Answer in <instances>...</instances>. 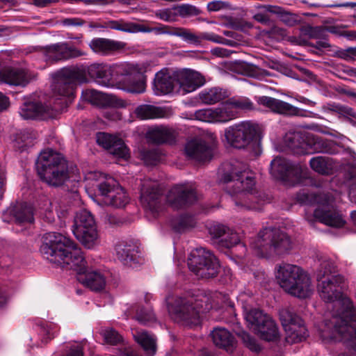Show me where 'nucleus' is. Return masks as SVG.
Segmentation results:
<instances>
[{"instance_id":"1","label":"nucleus","mask_w":356,"mask_h":356,"mask_svg":"<svg viewBox=\"0 0 356 356\" xmlns=\"http://www.w3.org/2000/svg\"><path fill=\"white\" fill-rule=\"evenodd\" d=\"M40 252L50 262L77 272V280L92 291L104 289L105 278L97 271L88 272L81 249L70 238L57 232H49L43 236Z\"/></svg>"},{"instance_id":"2","label":"nucleus","mask_w":356,"mask_h":356,"mask_svg":"<svg viewBox=\"0 0 356 356\" xmlns=\"http://www.w3.org/2000/svg\"><path fill=\"white\" fill-rule=\"evenodd\" d=\"M88 75L99 84L109 87L113 81H118L119 88L131 93H142L145 90L143 74L134 64L122 63L113 65L93 63L88 67Z\"/></svg>"},{"instance_id":"3","label":"nucleus","mask_w":356,"mask_h":356,"mask_svg":"<svg viewBox=\"0 0 356 356\" xmlns=\"http://www.w3.org/2000/svg\"><path fill=\"white\" fill-rule=\"evenodd\" d=\"M232 165V172L225 173L222 180L227 184V192L232 197L236 206L241 209H259L261 199L259 200L252 193L255 181L252 173L242 163L236 162Z\"/></svg>"},{"instance_id":"4","label":"nucleus","mask_w":356,"mask_h":356,"mask_svg":"<svg viewBox=\"0 0 356 356\" xmlns=\"http://www.w3.org/2000/svg\"><path fill=\"white\" fill-rule=\"evenodd\" d=\"M276 269L277 282L287 293L301 299L307 298L312 294L311 278L300 266L282 263L277 265Z\"/></svg>"},{"instance_id":"5","label":"nucleus","mask_w":356,"mask_h":356,"mask_svg":"<svg viewBox=\"0 0 356 356\" xmlns=\"http://www.w3.org/2000/svg\"><path fill=\"white\" fill-rule=\"evenodd\" d=\"M342 305L341 312L325 325L331 329L330 339L343 341L356 352V308L348 298L342 300Z\"/></svg>"},{"instance_id":"6","label":"nucleus","mask_w":356,"mask_h":356,"mask_svg":"<svg viewBox=\"0 0 356 356\" xmlns=\"http://www.w3.org/2000/svg\"><path fill=\"white\" fill-rule=\"evenodd\" d=\"M251 247L260 257L270 258L289 252L292 248L290 237L284 232L275 228L266 227L251 242Z\"/></svg>"},{"instance_id":"7","label":"nucleus","mask_w":356,"mask_h":356,"mask_svg":"<svg viewBox=\"0 0 356 356\" xmlns=\"http://www.w3.org/2000/svg\"><path fill=\"white\" fill-rule=\"evenodd\" d=\"M35 165L39 177L49 185L61 186L69 178L66 161L61 154L52 149L41 152Z\"/></svg>"},{"instance_id":"8","label":"nucleus","mask_w":356,"mask_h":356,"mask_svg":"<svg viewBox=\"0 0 356 356\" xmlns=\"http://www.w3.org/2000/svg\"><path fill=\"white\" fill-rule=\"evenodd\" d=\"M298 200L305 204H318L314 218L320 222L333 227H342L345 225L346 220L336 209L331 194L303 193L298 196Z\"/></svg>"},{"instance_id":"9","label":"nucleus","mask_w":356,"mask_h":356,"mask_svg":"<svg viewBox=\"0 0 356 356\" xmlns=\"http://www.w3.org/2000/svg\"><path fill=\"white\" fill-rule=\"evenodd\" d=\"M56 81L53 86V91L56 96L62 97V105L55 109L62 110L66 107L74 96L77 83H83L87 81L86 72L83 70L76 67H65L58 72Z\"/></svg>"},{"instance_id":"10","label":"nucleus","mask_w":356,"mask_h":356,"mask_svg":"<svg viewBox=\"0 0 356 356\" xmlns=\"http://www.w3.org/2000/svg\"><path fill=\"white\" fill-rule=\"evenodd\" d=\"M168 310L177 323L184 325H197L200 323L199 300L190 296L168 298Z\"/></svg>"},{"instance_id":"11","label":"nucleus","mask_w":356,"mask_h":356,"mask_svg":"<svg viewBox=\"0 0 356 356\" xmlns=\"http://www.w3.org/2000/svg\"><path fill=\"white\" fill-rule=\"evenodd\" d=\"M318 291L321 298L326 302L339 300L342 296L340 286L344 279L337 274L335 266L330 261H323L317 274Z\"/></svg>"},{"instance_id":"12","label":"nucleus","mask_w":356,"mask_h":356,"mask_svg":"<svg viewBox=\"0 0 356 356\" xmlns=\"http://www.w3.org/2000/svg\"><path fill=\"white\" fill-rule=\"evenodd\" d=\"M188 266L197 276L205 279L216 277L220 268L216 256L204 248H196L191 252L188 258Z\"/></svg>"},{"instance_id":"13","label":"nucleus","mask_w":356,"mask_h":356,"mask_svg":"<svg viewBox=\"0 0 356 356\" xmlns=\"http://www.w3.org/2000/svg\"><path fill=\"white\" fill-rule=\"evenodd\" d=\"M258 126L250 122H242L225 129L227 143L236 149H245L257 142Z\"/></svg>"},{"instance_id":"14","label":"nucleus","mask_w":356,"mask_h":356,"mask_svg":"<svg viewBox=\"0 0 356 356\" xmlns=\"http://www.w3.org/2000/svg\"><path fill=\"white\" fill-rule=\"evenodd\" d=\"M97 192L104 205L114 208H124L130 200L125 190L111 177L97 185Z\"/></svg>"},{"instance_id":"15","label":"nucleus","mask_w":356,"mask_h":356,"mask_svg":"<svg viewBox=\"0 0 356 356\" xmlns=\"http://www.w3.org/2000/svg\"><path fill=\"white\" fill-rule=\"evenodd\" d=\"M162 191L157 181L145 179L140 187V202L143 207L154 216L158 215L163 209Z\"/></svg>"},{"instance_id":"16","label":"nucleus","mask_w":356,"mask_h":356,"mask_svg":"<svg viewBox=\"0 0 356 356\" xmlns=\"http://www.w3.org/2000/svg\"><path fill=\"white\" fill-rule=\"evenodd\" d=\"M280 320L286 332V341L289 343L302 341L307 337V330L302 319L289 309L280 314Z\"/></svg>"},{"instance_id":"17","label":"nucleus","mask_w":356,"mask_h":356,"mask_svg":"<svg viewBox=\"0 0 356 356\" xmlns=\"http://www.w3.org/2000/svg\"><path fill=\"white\" fill-rule=\"evenodd\" d=\"M166 199L173 209H179L194 204L197 200V195L192 184H177L169 191Z\"/></svg>"},{"instance_id":"18","label":"nucleus","mask_w":356,"mask_h":356,"mask_svg":"<svg viewBox=\"0 0 356 356\" xmlns=\"http://www.w3.org/2000/svg\"><path fill=\"white\" fill-rule=\"evenodd\" d=\"M45 60L49 63L67 60L86 56V52L70 45L67 42H58L41 48Z\"/></svg>"},{"instance_id":"19","label":"nucleus","mask_w":356,"mask_h":356,"mask_svg":"<svg viewBox=\"0 0 356 356\" xmlns=\"http://www.w3.org/2000/svg\"><path fill=\"white\" fill-rule=\"evenodd\" d=\"M270 174L276 179L284 181H294L301 177L302 168L299 164L277 156L270 163Z\"/></svg>"},{"instance_id":"20","label":"nucleus","mask_w":356,"mask_h":356,"mask_svg":"<svg viewBox=\"0 0 356 356\" xmlns=\"http://www.w3.org/2000/svg\"><path fill=\"white\" fill-rule=\"evenodd\" d=\"M195 115L199 120L212 123H226L235 118V113L227 102L214 108L198 110Z\"/></svg>"},{"instance_id":"21","label":"nucleus","mask_w":356,"mask_h":356,"mask_svg":"<svg viewBox=\"0 0 356 356\" xmlns=\"http://www.w3.org/2000/svg\"><path fill=\"white\" fill-rule=\"evenodd\" d=\"M187 157L200 162L209 161L213 156V149L207 140L195 137L188 140L184 147Z\"/></svg>"},{"instance_id":"22","label":"nucleus","mask_w":356,"mask_h":356,"mask_svg":"<svg viewBox=\"0 0 356 356\" xmlns=\"http://www.w3.org/2000/svg\"><path fill=\"white\" fill-rule=\"evenodd\" d=\"M8 216L12 217L10 220H13L19 225L32 223L34 221V209L26 202L17 203L10 207L3 213V218L4 221H10L8 219Z\"/></svg>"},{"instance_id":"23","label":"nucleus","mask_w":356,"mask_h":356,"mask_svg":"<svg viewBox=\"0 0 356 356\" xmlns=\"http://www.w3.org/2000/svg\"><path fill=\"white\" fill-rule=\"evenodd\" d=\"M259 104L262 105L271 111L286 115L304 116V111L295 107L284 101L268 96L259 97L257 99Z\"/></svg>"},{"instance_id":"24","label":"nucleus","mask_w":356,"mask_h":356,"mask_svg":"<svg viewBox=\"0 0 356 356\" xmlns=\"http://www.w3.org/2000/svg\"><path fill=\"white\" fill-rule=\"evenodd\" d=\"M81 97L83 101L99 107L110 106H125V103L121 99H116L115 96L99 92L94 89H86L82 91Z\"/></svg>"},{"instance_id":"25","label":"nucleus","mask_w":356,"mask_h":356,"mask_svg":"<svg viewBox=\"0 0 356 356\" xmlns=\"http://www.w3.org/2000/svg\"><path fill=\"white\" fill-rule=\"evenodd\" d=\"M177 87L184 93L193 92L204 84L201 75L191 70L175 72Z\"/></svg>"},{"instance_id":"26","label":"nucleus","mask_w":356,"mask_h":356,"mask_svg":"<svg viewBox=\"0 0 356 356\" xmlns=\"http://www.w3.org/2000/svg\"><path fill=\"white\" fill-rule=\"evenodd\" d=\"M126 45L124 42L105 38H95L88 44L94 53L102 56L113 54L124 49Z\"/></svg>"},{"instance_id":"27","label":"nucleus","mask_w":356,"mask_h":356,"mask_svg":"<svg viewBox=\"0 0 356 356\" xmlns=\"http://www.w3.org/2000/svg\"><path fill=\"white\" fill-rule=\"evenodd\" d=\"M138 20L141 22H145L144 33L154 32L157 35L166 34L169 35H175L181 38L186 42V40L195 42V39H197V38L191 34V31L189 29L183 27H175L162 24H159V26L156 27H150L148 25L149 23H151L150 22L144 19Z\"/></svg>"},{"instance_id":"28","label":"nucleus","mask_w":356,"mask_h":356,"mask_svg":"<svg viewBox=\"0 0 356 356\" xmlns=\"http://www.w3.org/2000/svg\"><path fill=\"white\" fill-rule=\"evenodd\" d=\"M209 233L213 237L220 238L222 236L227 234V236L221 240V244L222 246L231 248L234 247L235 245H238V248L242 249L243 252H245L246 251V248L243 244L240 243V238L236 232H233L227 227L221 225V224H216L212 225L209 228Z\"/></svg>"},{"instance_id":"29","label":"nucleus","mask_w":356,"mask_h":356,"mask_svg":"<svg viewBox=\"0 0 356 356\" xmlns=\"http://www.w3.org/2000/svg\"><path fill=\"white\" fill-rule=\"evenodd\" d=\"M177 132L172 128L165 126L151 127L146 133L147 139L152 143L172 144L175 143Z\"/></svg>"},{"instance_id":"30","label":"nucleus","mask_w":356,"mask_h":356,"mask_svg":"<svg viewBox=\"0 0 356 356\" xmlns=\"http://www.w3.org/2000/svg\"><path fill=\"white\" fill-rule=\"evenodd\" d=\"M309 151L312 153L335 154L339 152L338 146L334 140L323 138L310 134L308 135Z\"/></svg>"},{"instance_id":"31","label":"nucleus","mask_w":356,"mask_h":356,"mask_svg":"<svg viewBox=\"0 0 356 356\" xmlns=\"http://www.w3.org/2000/svg\"><path fill=\"white\" fill-rule=\"evenodd\" d=\"M19 113L25 120H44L53 116L49 108L40 102H24L20 108Z\"/></svg>"},{"instance_id":"32","label":"nucleus","mask_w":356,"mask_h":356,"mask_svg":"<svg viewBox=\"0 0 356 356\" xmlns=\"http://www.w3.org/2000/svg\"><path fill=\"white\" fill-rule=\"evenodd\" d=\"M301 132L289 133L286 135L285 142L288 147L296 154H309L308 135Z\"/></svg>"},{"instance_id":"33","label":"nucleus","mask_w":356,"mask_h":356,"mask_svg":"<svg viewBox=\"0 0 356 356\" xmlns=\"http://www.w3.org/2000/svg\"><path fill=\"white\" fill-rule=\"evenodd\" d=\"M177 87L175 72L170 75V73L161 70L156 74L154 89L156 95L170 93Z\"/></svg>"},{"instance_id":"34","label":"nucleus","mask_w":356,"mask_h":356,"mask_svg":"<svg viewBox=\"0 0 356 356\" xmlns=\"http://www.w3.org/2000/svg\"><path fill=\"white\" fill-rule=\"evenodd\" d=\"M0 81L9 85L24 86L29 81V76L25 70L5 67L0 70Z\"/></svg>"},{"instance_id":"35","label":"nucleus","mask_w":356,"mask_h":356,"mask_svg":"<svg viewBox=\"0 0 356 356\" xmlns=\"http://www.w3.org/2000/svg\"><path fill=\"white\" fill-rule=\"evenodd\" d=\"M134 113L139 120H145L169 118L171 115V111L163 107L149 104H141L135 108Z\"/></svg>"},{"instance_id":"36","label":"nucleus","mask_w":356,"mask_h":356,"mask_svg":"<svg viewBox=\"0 0 356 356\" xmlns=\"http://www.w3.org/2000/svg\"><path fill=\"white\" fill-rule=\"evenodd\" d=\"M115 252L118 259L124 265L131 266L138 262V250L134 244L124 241L119 242L115 245Z\"/></svg>"},{"instance_id":"37","label":"nucleus","mask_w":356,"mask_h":356,"mask_svg":"<svg viewBox=\"0 0 356 356\" xmlns=\"http://www.w3.org/2000/svg\"><path fill=\"white\" fill-rule=\"evenodd\" d=\"M211 337L216 346L223 348L227 352L233 351L236 340L228 330L224 328H215L211 333Z\"/></svg>"},{"instance_id":"38","label":"nucleus","mask_w":356,"mask_h":356,"mask_svg":"<svg viewBox=\"0 0 356 356\" xmlns=\"http://www.w3.org/2000/svg\"><path fill=\"white\" fill-rule=\"evenodd\" d=\"M104 27L129 33H144L145 22L140 24L120 19L106 22Z\"/></svg>"},{"instance_id":"39","label":"nucleus","mask_w":356,"mask_h":356,"mask_svg":"<svg viewBox=\"0 0 356 356\" xmlns=\"http://www.w3.org/2000/svg\"><path fill=\"white\" fill-rule=\"evenodd\" d=\"M132 334L135 341L143 347L147 354H149L150 356L155 354L156 345V339L153 334L139 329H134Z\"/></svg>"},{"instance_id":"40","label":"nucleus","mask_w":356,"mask_h":356,"mask_svg":"<svg viewBox=\"0 0 356 356\" xmlns=\"http://www.w3.org/2000/svg\"><path fill=\"white\" fill-rule=\"evenodd\" d=\"M72 232L75 237L86 248H92L97 243L98 232L97 226H92L83 229H72Z\"/></svg>"},{"instance_id":"41","label":"nucleus","mask_w":356,"mask_h":356,"mask_svg":"<svg viewBox=\"0 0 356 356\" xmlns=\"http://www.w3.org/2000/svg\"><path fill=\"white\" fill-rule=\"evenodd\" d=\"M255 333L263 340L275 341L278 340L280 334L275 322L270 316L265 321Z\"/></svg>"},{"instance_id":"42","label":"nucleus","mask_w":356,"mask_h":356,"mask_svg":"<svg viewBox=\"0 0 356 356\" xmlns=\"http://www.w3.org/2000/svg\"><path fill=\"white\" fill-rule=\"evenodd\" d=\"M327 29L323 26H312L309 24L302 26L300 28V44H307V40L302 37L307 39H320L323 38L326 33Z\"/></svg>"},{"instance_id":"43","label":"nucleus","mask_w":356,"mask_h":356,"mask_svg":"<svg viewBox=\"0 0 356 356\" xmlns=\"http://www.w3.org/2000/svg\"><path fill=\"white\" fill-rule=\"evenodd\" d=\"M269 317V315L259 309H251L245 314V319L249 327L254 332Z\"/></svg>"},{"instance_id":"44","label":"nucleus","mask_w":356,"mask_h":356,"mask_svg":"<svg viewBox=\"0 0 356 356\" xmlns=\"http://www.w3.org/2000/svg\"><path fill=\"white\" fill-rule=\"evenodd\" d=\"M311 168L321 175H328L333 168L332 159L330 157L318 156L309 161Z\"/></svg>"},{"instance_id":"45","label":"nucleus","mask_w":356,"mask_h":356,"mask_svg":"<svg viewBox=\"0 0 356 356\" xmlns=\"http://www.w3.org/2000/svg\"><path fill=\"white\" fill-rule=\"evenodd\" d=\"M267 10L277 15L280 21L287 26H293L300 22L299 17L297 15L286 11L282 7L268 6Z\"/></svg>"},{"instance_id":"46","label":"nucleus","mask_w":356,"mask_h":356,"mask_svg":"<svg viewBox=\"0 0 356 356\" xmlns=\"http://www.w3.org/2000/svg\"><path fill=\"white\" fill-rule=\"evenodd\" d=\"M97 226L94 217L90 211L82 209L76 214L73 229H86V227Z\"/></svg>"},{"instance_id":"47","label":"nucleus","mask_w":356,"mask_h":356,"mask_svg":"<svg viewBox=\"0 0 356 356\" xmlns=\"http://www.w3.org/2000/svg\"><path fill=\"white\" fill-rule=\"evenodd\" d=\"M195 225V218L190 215H182L175 218L171 221L172 229L177 232H184L193 227Z\"/></svg>"},{"instance_id":"48","label":"nucleus","mask_w":356,"mask_h":356,"mask_svg":"<svg viewBox=\"0 0 356 356\" xmlns=\"http://www.w3.org/2000/svg\"><path fill=\"white\" fill-rule=\"evenodd\" d=\"M38 133L33 130H26L20 134L15 140V147L22 152L34 145Z\"/></svg>"},{"instance_id":"49","label":"nucleus","mask_w":356,"mask_h":356,"mask_svg":"<svg viewBox=\"0 0 356 356\" xmlns=\"http://www.w3.org/2000/svg\"><path fill=\"white\" fill-rule=\"evenodd\" d=\"M161 154L157 148H141L139 150V157L146 165H154L161 159Z\"/></svg>"},{"instance_id":"50","label":"nucleus","mask_w":356,"mask_h":356,"mask_svg":"<svg viewBox=\"0 0 356 356\" xmlns=\"http://www.w3.org/2000/svg\"><path fill=\"white\" fill-rule=\"evenodd\" d=\"M200 95L202 102L207 104L217 103L222 100L225 96L222 89L218 88L202 92Z\"/></svg>"},{"instance_id":"51","label":"nucleus","mask_w":356,"mask_h":356,"mask_svg":"<svg viewBox=\"0 0 356 356\" xmlns=\"http://www.w3.org/2000/svg\"><path fill=\"white\" fill-rule=\"evenodd\" d=\"M232 106V110L235 113V118L237 117L238 109L251 110L253 108L252 103L245 97L232 98L227 101Z\"/></svg>"},{"instance_id":"52","label":"nucleus","mask_w":356,"mask_h":356,"mask_svg":"<svg viewBox=\"0 0 356 356\" xmlns=\"http://www.w3.org/2000/svg\"><path fill=\"white\" fill-rule=\"evenodd\" d=\"M154 15L158 19L166 22H174L177 20L175 6L171 8L156 10L154 11Z\"/></svg>"},{"instance_id":"53","label":"nucleus","mask_w":356,"mask_h":356,"mask_svg":"<svg viewBox=\"0 0 356 356\" xmlns=\"http://www.w3.org/2000/svg\"><path fill=\"white\" fill-rule=\"evenodd\" d=\"M136 319L143 325H147L149 323L154 322L156 320L155 315L150 309H145L143 307L138 308L136 314Z\"/></svg>"},{"instance_id":"54","label":"nucleus","mask_w":356,"mask_h":356,"mask_svg":"<svg viewBox=\"0 0 356 356\" xmlns=\"http://www.w3.org/2000/svg\"><path fill=\"white\" fill-rule=\"evenodd\" d=\"M177 17H188L191 16H197L200 11L195 6L189 4H181L175 6Z\"/></svg>"},{"instance_id":"55","label":"nucleus","mask_w":356,"mask_h":356,"mask_svg":"<svg viewBox=\"0 0 356 356\" xmlns=\"http://www.w3.org/2000/svg\"><path fill=\"white\" fill-rule=\"evenodd\" d=\"M111 154L119 157L125 159L129 156V149L125 145L123 140L118 138L116 142L113 145L111 149L108 151Z\"/></svg>"},{"instance_id":"56","label":"nucleus","mask_w":356,"mask_h":356,"mask_svg":"<svg viewBox=\"0 0 356 356\" xmlns=\"http://www.w3.org/2000/svg\"><path fill=\"white\" fill-rule=\"evenodd\" d=\"M240 336L245 346L252 352L258 353L261 350V347L258 343L256 339L250 335L248 333L242 332L240 334Z\"/></svg>"},{"instance_id":"57","label":"nucleus","mask_w":356,"mask_h":356,"mask_svg":"<svg viewBox=\"0 0 356 356\" xmlns=\"http://www.w3.org/2000/svg\"><path fill=\"white\" fill-rule=\"evenodd\" d=\"M118 137L106 133H98L97 134V143L107 150H110L113 145L118 140Z\"/></svg>"},{"instance_id":"58","label":"nucleus","mask_w":356,"mask_h":356,"mask_svg":"<svg viewBox=\"0 0 356 356\" xmlns=\"http://www.w3.org/2000/svg\"><path fill=\"white\" fill-rule=\"evenodd\" d=\"M191 34L197 38V39H195V42H192L191 40H186V42L196 45L200 44L203 40H207L220 44H221L222 42V37L214 33H201L200 35H196L191 31Z\"/></svg>"},{"instance_id":"59","label":"nucleus","mask_w":356,"mask_h":356,"mask_svg":"<svg viewBox=\"0 0 356 356\" xmlns=\"http://www.w3.org/2000/svg\"><path fill=\"white\" fill-rule=\"evenodd\" d=\"M103 337L107 343L116 345L122 341V336L113 328L106 329L103 332Z\"/></svg>"},{"instance_id":"60","label":"nucleus","mask_w":356,"mask_h":356,"mask_svg":"<svg viewBox=\"0 0 356 356\" xmlns=\"http://www.w3.org/2000/svg\"><path fill=\"white\" fill-rule=\"evenodd\" d=\"M339 58L347 61H352L356 57V47H350L345 50H341L337 53Z\"/></svg>"},{"instance_id":"61","label":"nucleus","mask_w":356,"mask_h":356,"mask_svg":"<svg viewBox=\"0 0 356 356\" xmlns=\"http://www.w3.org/2000/svg\"><path fill=\"white\" fill-rule=\"evenodd\" d=\"M61 24L66 26H81L85 21L79 17L65 18L61 21Z\"/></svg>"},{"instance_id":"62","label":"nucleus","mask_w":356,"mask_h":356,"mask_svg":"<svg viewBox=\"0 0 356 356\" xmlns=\"http://www.w3.org/2000/svg\"><path fill=\"white\" fill-rule=\"evenodd\" d=\"M339 114L346 118H348L350 122H353V120L350 119L351 118L356 119V112L353 108L348 106L342 105Z\"/></svg>"},{"instance_id":"63","label":"nucleus","mask_w":356,"mask_h":356,"mask_svg":"<svg viewBox=\"0 0 356 356\" xmlns=\"http://www.w3.org/2000/svg\"><path fill=\"white\" fill-rule=\"evenodd\" d=\"M242 73L249 76H256L257 68L252 65L243 63L241 65Z\"/></svg>"},{"instance_id":"64","label":"nucleus","mask_w":356,"mask_h":356,"mask_svg":"<svg viewBox=\"0 0 356 356\" xmlns=\"http://www.w3.org/2000/svg\"><path fill=\"white\" fill-rule=\"evenodd\" d=\"M225 6V2L222 1H213L207 4V10L210 12H216L222 9Z\"/></svg>"}]
</instances>
